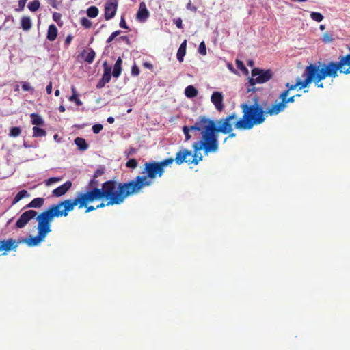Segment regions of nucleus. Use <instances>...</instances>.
Returning <instances> with one entry per match:
<instances>
[{"instance_id": "obj_1", "label": "nucleus", "mask_w": 350, "mask_h": 350, "mask_svg": "<svg viewBox=\"0 0 350 350\" xmlns=\"http://www.w3.org/2000/svg\"><path fill=\"white\" fill-rule=\"evenodd\" d=\"M131 183H117L115 180H107L102 184V187L98 188L100 185L98 178L92 176L88 184V191L86 193L95 192V196L90 200L93 202L95 200L105 198L107 200V205H120L122 204L126 198L130 196V191L128 190ZM135 185H133L135 187ZM135 187L133 188L134 189Z\"/></svg>"}, {"instance_id": "obj_2", "label": "nucleus", "mask_w": 350, "mask_h": 350, "mask_svg": "<svg viewBox=\"0 0 350 350\" xmlns=\"http://www.w3.org/2000/svg\"><path fill=\"white\" fill-rule=\"evenodd\" d=\"M237 118V115L233 113L224 119L218 121L219 126H216L213 120L204 116V131L202 133V139L196 144V148L203 149L205 153L216 152L219 149V142L216 133L221 132L227 134L232 131V121Z\"/></svg>"}, {"instance_id": "obj_3", "label": "nucleus", "mask_w": 350, "mask_h": 350, "mask_svg": "<svg viewBox=\"0 0 350 350\" xmlns=\"http://www.w3.org/2000/svg\"><path fill=\"white\" fill-rule=\"evenodd\" d=\"M174 159L168 158L164 159L161 162H147L145 163L144 171L143 173L146 172V176H137L135 179L126 182V183H133L134 187L129 186L128 190L130 191V196L139 193V190L146 186H150L152 184V179L155 178L157 176L161 177L164 172V167L172 164Z\"/></svg>"}, {"instance_id": "obj_4", "label": "nucleus", "mask_w": 350, "mask_h": 350, "mask_svg": "<svg viewBox=\"0 0 350 350\" xmlns=\"http://www.w3.org/2000/svg\"><path fill=\"white\" fill-rule=\"evenodd\" d=\"M241 107L243 111V116L242 119L235 122L234 126L236 129L241 130L250 129L254 125L265 122L264 115L266 113L258 104V99H255V103L253 105L243 103Z\"/></svg>"}, {"instance_id": "obj_5", "label": "nucleus", "mask_w": 350, "mask_h": 350, "mask_svg": "<svg viewBox=\"0 0 350 350\" xmlns=\"http://www.w3.org/2000/svg\"><path fill=\"white\" fill-rule=\"evenodd\" d=\"M96 195L95 192L90 193H77V197L74 199H68L59 202L57 204H53L55 207L57 208V211H60L61 216H67L69 211L74 209V207L79 204V208H81L85 206L90 200L92 199Z\"/></svg>"}, {"instance_id": "obj_6", "label": "nucleus", "mask_w": 350, "mask_h": 350, "mask_svg": "<svg viewBox=\"0 0 350 350\" xmlns=\"http://www.w3.org/2000/svg\"><path fill=\"white\" fill-rule=\"evenodd\" d=\"M198 142H200V141L194 142L192 145L193 148V153L191 150H189L188 149L184 148H180V150L176 152L175 158L173 159L174 161H175L178 165H181L183 163L198 165L199 162L203 159L202 154L199 152V151L202 149L198 150L196 147V144Z\"/></svg>"}, {"instance_id": "obj_7", "label": "nucleus", "mask_w": 350, "mask_h": 350, "mask_svg": "<svg viewBox=\"0 0 350 350\" xmlns=\"http://www.w3.org/2000/svg\"><path fill=\"white\" fill-rule=\"evenodd\" d=\"M54 217H61L60 211L53 204L46 211L41 213L36 219L38 221V230L48 234L51 231V223Z\"/></svg>"}, {"instance_id": "obj_8", "label": "nucleus", "mask_w": 350, "mask_h": 350, "mask_svg": "<svg viewBox=\"0 0 350 350\" xmlns=\"http://www.w3.org/2000/svg\"><path fill=\"white\" fill-rule=\"evenodd\" d=\"M338 63L337 62H329V63L324 64L323 67L320 69L319 66L316 64H310L308 66H314L316 68V72L314 75V77L312 79V81H314L317 86L319 88H323V83H319L321 80L325 79L326 77H332L335 78L338 76V71L340 72V69H336L334 72V70H332V68H333V64H338Z\"/></svg>"}, {"instance_id": "obj_9", "label": "nucleus", "mask_w": 350, "mask_h": 350, "mask_svg": "<svg viewBox=\"0 0 350 350\" xmlns=\"http://www.w3.org/2000/svg\"><path fill=\"white\" fill-rule=\"evenodd\" d=\"M272 77L270 70H262L255 68L252 70V77L249 79L247 92H254L256 83H264L267 82Z\"/></svg>"}, {"instance_id": "obj_10", "label": "nucleus", "mask_w": 350, "mask_h": 350, "mask_svg": "<svg viewBox=\"0 0 350 350\" xmlns=\"http://www.w3.org/2000/svg\"><path fill=\"white\" fill-rule=\"evenodd\" d=\"M316 71L315 67L306 66L302 75V77H305V79L301 81L299 78H297L295 84L286 83L285 86L287 89L286 90L289 92L291 90H295L297 87H299V89L305 88L312 81V79L314 77Z\"/></svg>"}, {"instance_id": "obj_11", "label": "nucleus", "mask_w": 350, "mask_h": 350, "mask_svg": "<svg viewBox=\"0 0 350 350\" xmlns=\"http://www.w3.org/2000/svg\"><path fill=\"white\" fill-rule=\"evenodd\" d=\"M204 116L200 117L199 120L190 126H184L183 127V131L184 133V135L185 136V141H189L191 138V135H190V131H201V135H202V133L204 132Z\"/></svg>"}, {"instance_id": "obj_12", "label": "nucleus", "mask_w": 350, "mask_h": 350, "mask_svg": "<svg viewBox=\"0 0 350 350\" xmlns=\"http://www.w3.org/2000/svg\"><path fill=\"white\" fill-rule=\"evenodd\" d=\"M21 241H16L12 238L0 239V252H3V255L6 254L12 250H16Z\"/></svg>"}, {"instance_id": "obj_13", "label": "nucleus", "mask_w": 350, "mask_h": 350, "mask_svg": "<svg viewBox=\"0 0 350 350\" xmlns=\"http://www.w3.org/2000/svg\"><path fill=\"white\" fill-rule=\"evenodd\" d=\"M37 215V212L33 210L27 211L21 214L18 219L16 226L18 228L25 227L27 224Z\"/></svg>"}, {"instance_id": "obj_14", "label": "nucleus", "mask_w": 350, "mask_h": 350, "mask_svg": "<svg viewBox=\"0 0 350 350\" xmlns=\"http://www.w3.org/2000/svg\"><path fill=\"white\" fill-rule=\"evenodd\" d=\"M118 8V0H107L105 5V18L110 20L114 17Z\"/></svg>"}, {"instance_id": "obj_15", "label": "nucleus", "mask_w": 350, "mask_h": 350, "mask_svg": "<svg viewBox=\"0 0 350 350\" xmlns=\"http://www.w3.org/2000/svg\"><path fill=\"white\" fill-rule=\"evenodd\" d=\"M104 73L96 85V88L98 89L103 88L106 83H109L111 78V68L107 65L105 61L103 63Z\"/></svg>"}, {"instance_id": "obj_16", "label": "nucleus", "mask_w": 350, "mask_h": 350, "mask_svg": "<svg viewBox=\"0 0 350 350\" xmlns=\"http://www.w3.org/2000/svg\"><path fill=\"white\" fill-rule=\"evenodd\" d=\"M38 235L33 237H31L28 239H24L21 241V242H25L29 247L36 246L38 245L47 235L44 232L38 230Z\"/></svg>"}, {"instance_id": "obj_17", "label": "nucleus", "mask_w": 350, "mask_h": 350, "mask_svg": "<svg viewBox=\"0 0 350 350\" xmlns=\"http://www.w3.org/2000/svg\"><path fill=\"white\" fill-rule=\"evenodd\" d=\"M223 100L224 96L221 92L215 91L213 92L211 101L218 111H221L224 108Z\"/></svg>"}, {"instance_id": "obj_18", "label": "nucleus", "mask_w": 350, "mask_h": 350, "mask_svg": "<svg viewBox=\"0 0 350 350\" xmlns=\"http://www.w3.org/2000/svg\"><path fill=\"white\" fill-rule=\"evenodd\" d=\"M286 102L284 101H280L273 104L267 111H265V113H268L271 116L273 115H277L280 113V112L283 111L286 109Z\"/></svg>"}, {"instance_id": "obj_19", "label": "nucleus", "mask_w": 350, "mask_h": 350, "mask_svg": "<svg viewBox=\"0 0 350 350\" xmlns=\"http://www.w3.org/2000/svg\"><path fill=\"white\" fill-rule=\"evenodd\" d=\"M149 16V12L144 2L139 3V9L137 13L136 18L141 23H144Z\"/></svg>"}, {"instance_id": "obj_20", "label": "nucleus", "mask_w": 350, "mask_h": 350, "mask_svg": "<svg viewBox=\"0 0 350 350\" xmlns=\"http://www.w3.org/2000/svg\"><path fill=\"white\" fill-rule=\"evenodd\" d=\"M72 183L70 180L66 181L63 185L57 187L56 189H55L52 193L54 196L56 197H60L63 195H64L71 187Z\"/></svg>"}, {"instance_id": "obj_21", "label": "nucleus", "mask_w": 350, "mask_h": 350, "mask_svg": "<svg viewBox=\"0 0 350 350\" xmlns=\"http://www.w3.org/2000/svg\"><path fill=\"white\" fill-rule=\"evenodd\" d=\"M57 36V29L53 24L50 25L48 31L46 38L49 41H54Z\"/></svg>"}, {"instance_id": "obj_22", "label": "nucleus", "mask_w": 350, "mask_h": 350, "mask_svg": "<svg viewBox=\"0 0 350 350\" xmlns=\"http://www.w3.org/2000/svg\"><path fill=\"white\" fill-rule=\"evenodd\" d=\"M186 47H187V40H185L180 45V46L178 49V51H177V54H176L177 59L180 62H182L183 61V57L186 54Z\"/></svg>"}, {"instance_id": "obj_23", "label": "nucleus", "mask_w": 350, "mask_h": 350, "mask_svg": "<svg viewBox=\"0 0 350 350\" xmlns=\"http://www.w3.org/2000/svg\"><path fill=\"white\" fill-rule=\"evenodd\" d=\"M122 63V59L120 57H118L113 66V72L111 74L115 78L119 77L121 74Z\"/></svg>"}, {"instance_id": "obj_24", "label": "nucleus", "mask_w": 350, "mask_h": 350, "mask_svg": "<svg viewBox=\"0 0 350 350\" xmlns=\"http://www.w3.org/2000/svg\"><path fill=\"white\" fill-rule=\"evenodd\" d=\"M44 203L43 198H36L33 199L27 206V208H40Z\"/></svg>"}, {"instance_id": "obj_25", "label": "nucleus", "mask_w": 350, "mask_h": 350, "mask_svg": "<svg viewBox=\"0 0 350 350\" xmlns=\"http://www.w3.org/2000/svg\"><path fill=\"white\" fill-rule=\"evenodd\" d=\"M198 94V90L193 85H190L185 89V94L189 98H193L197 96Z\"/></svg>"}, {"instance_id": "obj_26", "label": "nucleus", "mask_w": 350, "mask_h": 350, "mask_svg": "<svg viewBox=\"0 0 350 350\" xmlns=\"http://www.w3.org/2000/svg\"><path fill=\"white\" fill-rule=\"evenodd\" d=\"M75 144L77 145L78 149L81 151H85L88 148V144L85 139L82 137H77L75 139Z\"/></svg>"}, {"instance_id": "obj_27", "label": "nucleus", "mask_w": 350, "mask_h": 350, "mask_svg": "<svg viewBox=\"0 0 350 350\" xmlns=\"http://www.w3.org/2000/svg\"><path fill=\"white\" fill-rule=\"evenodd\" d=\"M95 52L92 49H88L87 51H84L83 55H84V60L88 63L92 64L95 57Z\"/></svg>"}, {"instance_id": "obj_28", "label": "nucleus", "mask_w": 350, "mask_h": 350, "mask_svg": "<svg viewBox=\"0 0 350 350\" xmlns=\"http://www.w3.org/2000/svg\"><path fill=\"white\" fill-rule=\"evenodd\" d=\"M21 28L24 31H28L31 28L32 23L29 16H23L21 19Z\"/></svg>"}, {"instance_id": "obj_29", "label": "nucleus", "mask_w": 350, "mask_h": 350, "mask_svg": "<svg viewBox=\"0 0 350 350\" xmlns=\"http://www.w3.org/2000/svg\"><path fill=\"white\" fill-rule=\"evenodd\" d=\"M30 116L31 124L33 125L42 126L44 124V120L40 115L36 113H31Z\"/></svg>"}, {"instance_id": "obj_30", "label": "nucleus", "mask_w": 350, "mask_h": 350, "mask_svg": "<svg viewBox=\"0 0 350 350\" xmlns=\"http://www.w3.org/2000/svg\"><path fill=\"white\" fill-rule=\"evenodd\" d=\"M29 193L26 190H21L14 197L12 204H16L18 203L21 200H22L24 198L29 197Z\"/></svg>"}, {"instance_id": "obj_31", "label": "nucleus", "mask_w": 350, "mask_h": 350, "mask_svg": "<svg viewBox=\"0 0 350 350\" xmlns=\"http://www.w3.org/2000/svg\"><path fill=\"white\" fill-rule=\"evenodd\" d=\"M46 135V132L43 129L38 126L33 127V136L35 137H44Z\"/></svg>"}, {"instance_id": "obj_32", "label": "nucleus", "mask_w": 350, "mask_h": 350, "mask_svg": "<svg viewBox=\"0 0 350 350\" xmlns=\"http://www.w3.org/2000/svg\"><path fill=\"white\" fill-rule=\"evenodd\" d=\"M40 6V3L39 0H33L28 3V8L31 12H36Z\"/></svg>"}, {"instance_id": "obj_33", "label": "nucleus", "mask_w": 350, "mask_h": 350, "mask_svg": "<svg viewBox=\"0 0 350 350\" xmlns=\"http://www.w3.org/2000/svg\"><path fill=\"white\" fill-rule=\"evenodd\" d=\"M87 14L90 18H95L98 14V9L96 6H90L87 10Z\"/></svg>"}, {"instance_id": "obj_34", "label": "nucleus", "mask_w": 350, "mask_h": 350, "mask_svg": "<svg viewBox=\"0 0 350 350\" xmlns=\"http://www.w3.org/2000/svg\"><path fill=\"white\" fill-rule=\"evenodd\" d=\"M322 41L324 43H331L334 41V33L332 32H325L322 37Z\"/></svg>"}, {"instance_id": "obj_35", "label": "nucleus", "mask_w": 350, "mask_h": 350, "mask_svg": "<svg viewBox=\"0 0 350 350\" xmlns=\"http://www.w3.org/2000/svg\"><path fill=\"white\" fill-rule=\"evenodd\" d=\"M106 172V168L104 165H99L96 170L94 172L93 176H94V178H98L101 176H103Z\"/></svg>"}, {"instance_id": "obj_36", "label": "nucleus", "mask_w": 350, "mask_h": 350, "mask_svg": "<svg viewBox=\"0 0 350 350\" xmlns=\"http://www.w3.org/2000/svg\"><path fill=\"white\" fill-rule=\"evenodd\" d=\"M21 133V129H20V127L15 126V127H12L10 129L9 135H10V136H11L12 137H16L20 135Z\"/></svg>"}, {"instance_id": "obj_37", "label": "nucleus", "mask_w": 350, "mask_h": 350, "mask_svg": "<svg viewBox=\"0 0 350 350\" xmlns=\"http://www.w3.org/2000/svg\"><path fill=\"white\" fill-rule=\"evenodd\" d=\"M310 18L317 22H321L323 19V16L319 12H312L310 14Z\"/></svg>"}, {"instance_id": "obj_38", "label": "nucleus", "mask_w": 350, "mask_h": 350, "mask_svg": "<svg viewBox=\"0 0 350 350\" xmlns=\"http://www.w3.org/2000/svg\"><path fill=\"white\" fill-rule=\"evenodd\" d=\"M47 3L53 8L57 9L62 3V0H46Z\"/></svg>"}, {"instance_id": "obj_39", "label": "nucleus", "mask_w": 350, "mask_h": 350, "mask_svg": "<svg viewBox=\"0 0 350 350\" xmlns=\"http://www.w3.org/2000/svg\"><path fill=\"white\" fill-rule=\"evenodd\" d=\"M138 163L135 159H130L126 163V166L129 168L135 169Z\"/></svg>"}, {"instance_id": "obj_40", "label": "nucleus", "mask_w": 350, "mask_h": 350, "mask_svg": "<svg viewBox=\"0 0 350 350\" xmlns=\"http://www.w3.org/2000/svg\"><path fill=\"white\" fill-rule=\"evenodd\" d=\"M198 53L202 55H206V47L205 42L204 41H202L200 43L199 47H198Z\"/></svg>"}, {"instance_id": "obj_41", "label": "nucleus", "mask_w": 350, "mask_h": 350, "mask_svg": "<svg viewBox=\"0 0 350 350\" xmlns=\"http://www.w3.org/2000/svg\"><path fill=\"white\" fill-rule=\"evenodd\" d=\"M81 25L85 28H90L92 26V22L87 18L83 17L81 19Z\"/></svg>"}, {"instance_id": "obj_42", "label": "nucleus", "mask_w": 350, "mask_h": 350, "mask_svg": "<svg viewBox=\"0 0 350 350\" xmlns=\"http://www.w3.org/2000/svg\"><path fill=\"white\" fill-rule=\"evenodd\" d=\"M69 100L75 102L77 106H81L83 104L81 100L78 98L77 95L75 94V93L69 97Z\"/></svg>"}, {"instance_id": "obj_43", "label": "nucleus", "mask_w": 350, "mask_h": 350, "mask_svg": "<svg viewBox=\"0 0 350 350\" xmlns=\"http://www.w3.org/2000/svg\"><path fill=\"white\" fill-rule=\"evenodd\" d=\"M22 89L24 91L31 92L34 91L33 88L31 86V85L27 82H23L22 84Z\"/></svg>"}, {"instance_id": "obj_44", "label": "nucleus", "mask_w": 350, "mask_h": 350, "mask_svg": "<svg viewBox=\"0 0 350 350\" xmlns=\"http://www.w3.org/2000/svg\"><path fill=\"white\" fill-rule=\"evenodd\" d=\"M120 30H118V31H116L114 32H113L110 36L107 38V43H110L116 37H117L118 35H120Z\"/></svg>"}, {"instance_id": "obj_45", "label": "nucleus", "mask_w": 350, "mask_h": 350, "mask_svg": "<svg viewBox=\"0 0 350 350\" xmlns=\"http://www.w3.org/2000/svg\"><path fill=\"white\" fill-rule=\"evenodd\" d=\"M27 0H19L18 1V7L15 10L16 12H22L25 6L26 2Z\"/></svg>"}, {"instance_id": "obj_46", "label": "nucleus", "mask_w": 350, "mask_h": 350, "mask_svg": "<svg viewBox=\"0 0 350 350\" xmlns=\"http://www.w3.org/2000/svg\"><path fill=\"white\" fill-rule=\"evenodd\" d=\"M103 126L100 124H96L92 126V131L95 134H98L103 129Z\"/></svg>"}, {"instance_id": "obj_47", "label": "nucleus", "mask_w": 350, "mask_h": 350, "mask_svg": "<svg viewBox=\"0 0 350 350\" xmlns=\"http://www.w3.org/2000/svg\"><path fill=\"white\" fill-rule=\"evenodd\" d=\"M60 180V178H57V177H52V178H49L46 181V185H50L54 183H56V182H58Z\"/></svg>"}, {"instance_id": "obj_48", "label": "nucleus", "mask_w": 350, "mask_h": 350, "mask_svg": "<svg viewBox=\"0 0 350 350\" xmlns=\"http://www.w3.org/2000/svg\"><path fill=\"white\" fill-rule=\"evenodd\" d=\"M288 93L289 92L286 90L282 92L279 96V98L281 100L280 101H286L287 100V96L288 95Z\"/></svg>"}, {"instance_id": "obj_49", "label": "nucleus", "mask_w": 350, "mask_h": 350, "mask_svg": "<svg viewBox=\"0 0 350 350\" xmlns=\"http://www.w3.org/2000/svg\"><path fill=\"white\" fill-rule=\"evenodd\" d=\"M131 73L134 76H137L139 74V69L136 65L132 66Z\"/></svg>"}, {"instance_id": "obj_50", "label": "nucleus", "mask_w": 350, "mask_h": 350, "mask_svg": "<svg viewBox=\"0 0 350 350\" xmlns=\"http://www.w3.org/2000/svg\"><path fill=\"white\" fill-rule=\"evenodd\" d=\"M236 64H237V66L238 68H239L241 70H247L246 68L244 66V64H243V63L241 61L237 60L236 61Z\"/></svg>"}, {"instance_id": "obj_51", "label": "nucleus", "mask_w": 350, "mask_h": 350, "mask_svg": "<svg viewBox=\"0 0 350 350\" xmlns=\"http://www.w3.org/2000/svg\"><path fill=\"white\" fill-rule=\"evenodd\" d=\"M62 17V14L60 13H58V12H54L53 14V19L58 23L59 20H60Z\"/></svg>"}, {"instance_id": "obj_52", "label": "nucleus", "mask_w": 350, "mask_h": 350, "mask_svg": "<svg viewBox=\"0 0 350 350\" xmlns=\"http://www.w3.org/2000/svg\"><path fill=\"white\" fill-rule=\"evenodd\" d=\"M120 27L121 28L124 29H128V26L126 25V21L124 18V17H121L120 22Z\"/></svg>"}, {"instance_id": "obj_53", "label": "nucleus", "mask_w": 350, "mask_h": 350, "mask_svg": "<svg viewBox=\"0 0 350 350\" xmlns=\"http://www.w3.org/2000/svg\"><path fill=\"white\" fill-rule=\"evenodd\" d=\"M72 38H72V35H70V34L68 35V36H66V40H65V44H66V46H68V45L70 44V42H71V41H72Z\"/></svg>"}, {"instance_id": "obj_54", "label": "nucleus", "mask_w": 350, "mask_h": 350, "mask_svg": "<svg viewBox=\"0 0 350 350\" xmlns=\"http://www.w3.org/2000/svg\"><path fill=\"white\" fill-rule=\"evenodd\" d=\"M187 8L188 10H190L191 11H193V12H196L197 10V8L196 7H195L194 5H193L191 3V1H189L187 4Z\"/></svg>"}, {"instance_id": "obj_55", "label": "nucleus", "mask_w": 350, "mask_h": 350, "mask_svg": "<svg viewBox=\"0 0 350 350\" xmlns=\"http://www.w3.org/2000/svg\"><path fill=\"white\" fill-rule=\"evenodd\" d=\"M52 88H53V85H52V82L51 81L46 86V92L48 94H51V92H52Z\"/></svg>"}, {"instance_id": "obj_56", "label": "nucleus", "mask_w": 350, "mask_h": 350, "mask_svg": "<svg viewBox=\"0 0 350 350\" xmlns=\"http://www.w3.org/2000/svg\"><path fill=\"white\" fill-rule=\"evenodd\" d=\"M118 40H121L126 42L127 44L130 43V40H129V38L126 36H122L118 38Z\"/></svg>"}, {"instance_id": "obj_57", "label": "nucleus", "mask_w": 350, "mask_h": 350, "mask_svg": "<svg viewBox=\"0 0 350 350\" xmlns=\"http://www.w3.org/2000/svg\"><path fill=\"white\" fill-rule=\"evenodd\" d=\"M175 24L178 28H182V20L180 18L176 20Z\"/></svg>"}, {"instance_id": "obj_58", "label": "nucleus", "mask_w": 350, "mask_h": 350, "mask_svg": "<svg viewBox=\"0 0 350 350\" xmlns=\"http://www.w3.org/2000/svg\"><path fill=\"white\" fill-rule=\"evenodd\" d=\"M295 96H291V97L288 98L287 100L285 101L286 102V105L288 103H293L295 101Z\"/></svg>"}, {"instance_id": "obj_59", "label": "nucleus", "mask_w": 350, "mask_h": 350, "mask_svg": "<svg viewBox=\"0 0 350 350\" xmlns=\"http://www.w3.org/2000/svg\"><path fill=\"white\" fill-rule=\"evenodd\" d=\"M96 208L94 207V206H90L87 207V209H86L85 212L86 213H89V212L92 211L96 210Z\"/></svg>"}, {"instance_id": "obj_60", "label": "nucleus", "mask_w": 350, "mask_h": 350, "mask_svg": "<svg viewBox=\"0 0 350 350\" xmlns=\"http://www.w3.org/2000/svg\"><path fill=\"white\" fill-rule=\"evenodd\" d=\"M107 121L109 124H112V123H113V122H114L115 119H114V118H113V117L110 116V117L107 118Z\"/></svg>"}, {"instance_id": "obj_61", "label": "nucleus", "mask_w": 350, "mask_h": 350, "mask_svg": "<svg viewBox=\"0 0 350 350\" xmlns=\"http://www.w3.org/2000/svg\"><path fill=\"white\" fill-rule=\"evenodd\" d=\"M135 152V150L133 148H131L129 152L127 153V157L130 154H134Z\"/></svg>"}, {"instance_id": "obj_62", "label": "nucleus", "mask_w": 350, "mask_h": 350, "mask_svg": "<svg viewBox=\"0 0 350 350\" xmlns=\"http://www.w3.org/2000/svg\"><path fill=\"white\" fill-rule=\"evenodd\" d=\"M65 110H66V109H65L64 106H63V105H60V106L59 107V111L60 112H64V111H65Z\"/></svg>"}, {"instance_id": "obj_63", "label": "nucleus", "mask_w": 350, "mask_h": 350, "mask_svg": "<svg viewBox=\"0 0 350 350\" xmlns=\"http://www.w3.org/2000/svg\"><path fill=\"white\" fill-rule=\"evenodd\" d=\"M105 206H107V204H105L104 203H100V204L96 206V209L100 208H103Z\"/></svg>"}, {"instance_id": "obj_64", "label": "nucleus", "mask_w": 350, "mask_h": 350, "mask_svg": "<svg viewBox=\"0 0 350 350\" xmlns=\"http://www.w3.org/2000/svg\"><path fill=\"white\" fill-rule=\"evenodd\" d=\"M23 146H24L25 148H30V147H31L32 146H31V145H30V144H29L27 142H24V143H23Z\"/></svg>"}]
</instances>
